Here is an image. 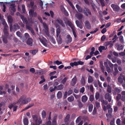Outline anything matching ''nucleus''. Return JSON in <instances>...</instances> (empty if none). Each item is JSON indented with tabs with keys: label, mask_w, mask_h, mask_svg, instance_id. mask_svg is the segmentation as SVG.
I'll return each mask as SVG.
<instances>
[{
	"label": "nucleus",
	"mask_w": 125,
	"mask_h": 125,
	"mask_svg": "<svg viewBox=\"0 0 125 125\" xmlns=\"http://www.w3.org/2000/svg\"><path fill=\"white\" fill-rule=\"evenodd\" d=\"M81 84H82L84 85L85 83V81L84 77H82L81 80Z\"/></svg>",
	"instance_id": "41"
},
{
	"label": "nucleus",
	"mask_w": 125,
	"mask_h": 125,
	"mask_svg": "<svg viewBox=\"0 0 125 125\" xmlns=\"http://www.w3.org/2000/svg\"><path fill=\"white\" fill-rule=\"evenodd\" d=\"M104 67V66L102 64V72L104 73L106 77H107L108 75V74L105 71L104 72V69L103 68Z\"/></svg>",
	"instance_id": "55"
},
{
	"label": "nucleus",
	"mask_w": 125,
	"mask_h": 125,
	"mask_svg": "<svg viewBox=\"0 0 125 125\" xmlns=\"http://www.w3.org/2000/svg\"><path fill=\"white\" fill-rule=\"evenodd\" d=\"M75 16L79 20H81L83 17V15L81 13H78V14H76Z\"/></svg>",
	"instance_id": "23"
},
{
	"label": "nucleus",
	"mask_w": 125,
	"mask_h": 125,
	"mask_svg": "<svg viewBox=\"0 0 125 125\" xmlns=\"http://www.w3.org/2000/svg\"><path fill=\"white\" fill-rule=\"evenodd\" d=\"M104 65L106 67L107 71L108 73L113 71V64L110 61H109L108 59H107L106 62H104Z\"/></svg>",
	"instance_id": "1"
},
{
	"label": "nucleus",
	"mask_w": 125,
	"mask_h": 125,
	"mask_svg": "<svg viewBox=\"0 0 125 125\" xmlns=\"http://www.w3.org/2000/svg\"><path fill=\"white\" fill-rule=\"evenodd\" d=\"M31 52L33 55H35L38 51V50H31Z\"/></svg>",
	"instance_id": "43"
},
{
	"label": "nucleus",
	"mask_w": 125,
	"mask_h": 125,
	"mask_svg": "<svg viewBox=\"0 0 125 125\" xmlns=\"http://www.w3.org/2000/svg\"><path fill=\"white\" fill-rule=\"evenodd\" d=\"M18 24L20 25L21 27L23 28L24 27V24L21 21L18 22Z\"/></svg>",
	"instance_id": "54"
},
{
	"label": "nucleus",
	"mask_w": 125,
	"mask_h": 125,
	"mask_svg": "<svg viewBox=\"0 0 125 125\" xmlns=\"http://www.w3.org/2000/svg\"><path fill=\"white\" fill-rule=\"evenodd\" d=\"M56 40L59 44H62V40L61 35H59L58 37L57 38Z\"/></svg>",
	"instance_id": "22"
},
{
	"label": "nucleus",
	"mask_w": 125,
	"mask_h": 125,
	"mask_svg": "<svg viewBox=\"0 0 125 125\" xmlns=\"http://www.w3.org/2000/svg\"><path fill=\"white\" fill-rule=\"evenodd\" d=\"M34 12L33 10L32 9L30 10L29 11V13L30 16V17H32L33 15Z\"/></svg>",
	"instance_id": "37"
},
{
	"label": "nucleus",
	"mask_w": 125,
	"mask_h": 125,
	"mask_svg": "<svg viewBox=\"0 0 125 125\" xmlns=\"http://www.w3.org/2000/svg\"><path fill=\"white\" fill-rule=\"evenodd\" d=\"M41 78L42 80L39 82V83L40 84L42 83L45 81V79L44 78V76L43 75H42L41 76Z\"/></svg>",
	"instance_id": "26"
},
{
	"label": "nucleus",
	"mask_w": 125,
	"mask_h": 125,
	"mask_svg": "<svg viewBox=\"0 0 125 125\" xmlns=\"http://www.w3.org/2000/svg\"><path fill=\"white\" fill-rule=\"evenodd\" d=\"M96 112V108L95 107H94L92 112V114L93 115H95Z\"/></svg>",
	"instance_id": "60"
},
{
	"label": "nucleus",
	"mask_w": 125,
	"mask_h": 125,
	"mask_svg": "<svg viewBox=\"0 0 125 125\" xmlns=\"http://www.w3.org/2000/svg\"><path fill=\"white\" fill-rule=\"evenodd\" d=\"M70 65L73 67L74 66H77V64L76 62H71L70 63Z\"/></svg>",
	"instance_id": "51"
},
{
	"label": "nucleus",
	"mask_w": 125,
	"mask_h": 125,
	"mask_svg": "<svg viewBox=\"0 0 125 125\" xmlns=\"http://www.w3.org/2000/svg\"><path fill=\"white\" fill-rule=\"evenodd\" d=\"M121 99L122 101H125V95L121 96Z\"/></svg>",
	"instance_id": "64"
},
{
	"label": "nucleus",
	"mask_w": 125,
	"mask_h": 125,
	"mask_svg": "<svg viewBox=\"0 0 125 125\" xmlns=\"http://www.w3.org/2000/svg\"><path fill=\"white\" fill-rule=\"evenodd\" d=\"M23 123L24 125H28L29 122L27 118H25L23 119Z\"/></svg>",
	"instance_id": "32"
},
{
	"label": "nucleus",
	"mask_w": 125,
	"mask_h": 125,
	"mask_svg": "<svg viewBox=\"0 0 125 125\" xmlns=\"http://www.w3.org/2000/svg\"><path fill=\"white\" fill-rule=\"evenodd\" d=\"M75 23L78 27H79L81 29H82L83 28V26L82 24L78 21H76Z\"/></svg>",
	"instance_id": "18"
},
{
	"label": "nucleus",
	"mask_w": 125,
	"mask_h": 125,
	"mask_svg": "<svg viewBox=\"0 0 125 125\" xmlns=\"http://www.w3.org/2000/svg\"><path fill=\"white\" fill-rule=\"evenodd\" d=\"M9 23L11 24L13 22V19L11 16H9L7 17Z\"/></svg>",
	"instance_id": "30"
},
{
	"label": "nucleus",
	"mask_w": 125,
	"mask_h": 125,
	"mask_svg": "<svg viewBox=\"0 0 125 125\" xmlns=\"http://www.w3.org/2000/svg\"><path fill=\"white\" fill-rule=\"evenodd\" d=\"M95 98L96 100L99 99L100 97V94L99 93H96L95 94Z\"/></svg>",
	"instance_id": "50"
},
{
	"label": "nucleus",
	"mask_w": 125,
	"mask_h": 125,
	"mask_svg": "<svg viewBox=\"0 0 125 125\" xmlns=\"http://www.w3.org/2000/svg\"><path fill=\"white\" fill-rule=\"evenodd\" d=\"M21 18L24 23L26 24V28L27 27V26H30L28 24V22L26 18H25L22 15L21 16Z\"/></svg>",
	"instance_id": "8"
},
{
	"label": "nucleus",
	"mask_w": 125,
	"mask_h": 125,
	"mask_svg": "<svg viewBox=\"0 0 125 125\" xmlns=\"http://www.w3.org/2000/svg\"><path fill=\"white\" fill-rule=\"evenodd\" d=\"M1 20L2 22V24L4 26V28L8 27V25L5 21V19L3 18Z\"/></svg>",
	"instance_id": "19"
},
{
	"label": "nucleus",
	"mask_w": 125,
	"mask_h": 125,
	"mask_svg": "<svg viewBox=\"0 0 125 125\" xmlns=\"http://www.w3.org/2000/svg\"><path fill=\"white\" fill-rule=\"evenodd\" d=\"M33 41L32 39L31 38H28L26 42V44L30 46H31L32 45Z\"/></svg>",
	"instance_id": "9"
},
{
	"label": "nucleus",
	"mask_w": 125,
	"mask_h": 125,
	"mask_svg": "<svg viewBox=\"0 0 125 125\" xmlns=\"http://www.w3.org/2000/svg\"><path fill=\"white\" fill-rule=\"evenodd\" d=\"M32 117L33 121L36 124H38V121L40 119L38 120L37 116V115H32Z\"/></svg>",
	"instance_id": "13"
},
{
	"label": "nucleus",
	"mask_w": 125,
	"mask_h": 125,
	"mask_svg": "<svg viewBox=\"0 0 125 125\" xmlns=\"http://www.w3.org/2000/svg\"><path fill=\"white\" fill-rule=\"evenodd\" d=\"M51 41L52 42L53 44H55L56 43L55 39L53 37H52L51 38Z\"/></svg>",
	"instance_id": "63"
},
{
	"label": "nucleus",
	"mask_w": 125,
	"mask_h": 125,
	"mask_svg": "<svg viewBox=\"0 0 125 125\" xmlns=\"http://www.w3.org/2000/svg\"><path fill=\"white\" fill-rule=\"evenodd\" d=\"M75 6L79 12L81 13L83 12V9L78 4H76Z\"/></svg>",
	"instance_id": "12"
},
{
	"label": "nucleus",
	"mask_w": 125,
	"mask_h": 125,
	"mask_svg": "<svg viewBox=\"0 0 125 125\" xmlns=\"http://www.w3.org/2000/svg\"><path fill=\"white\" fill-rule=\"evenodd\" d=\"M74 98L73 96H71L70 97H69L67 98L69 102H71L73 101L74 100Z\"/></svg>",
	"instance_id": "36"
},
{
	"label": "nucleus",
	"mask_w": 125,
	"mask_h": 125,
	"mask_svg": "<svg viewBox=\"0 0 125 125\" xmlns=\"http://www.w3.org/2000/svg\"><path fill=\"white\" fill-rule=\"evenodd\" d=\"M76 81L77 78L76 76H75L72 80V81L71 83V85L72 86L74 85L76 83Z\"/></svg>",
	"instance_id": "11"
},
{
	"label": "nucleus",
	"mask_w": 125,
	"mask_h": 125,
	"mask_svg": "<svg viewBox=\"0 0 125 125\" xmlns=\"http://www.w3.org/2000/svg\"><path fill=\"white\" fill-rule=\"evenodd\" d=\"M112 41L105 42L104 43V45L105 46L107 47V46L109 45L110 44V43Z\"/></svg>",
	"instance_id": "57"
},
{
	"label": "nucleus",
	"mask_w": 125,
	"mask_h": 125,
	"mask_svg": "<svg viewBox=\"0 0 125 125\" xmlns=\"http://www.w3.org/2000/svg\"><path fill=\"white\" fill-rule=\"evenodd\" d=\"M123 49V46L121 44H118L117 49L118 50L120 51Z\"/></svg>",
	"instance_id": "27"
},
{
	"label": "nucleus",
	"mask_w": 125,
	"mask_h": 125,
	"mask_svg": "<svg viewBox=\"0 0 125 125\" xmlns=\"http://www.w3.org/2000/svg\"><path fill=\"white\" fill-rule=\"evenodd\" d=\"M121 95L120 94H118L116 98V99L117 101H119V100L121 99Z\"/></svg>",
	"instance_id": "42"
},
{
	"label": "nucleus",
	"mask_w": 125,
	"mask_h": 125,
	"mask_svg": "<svg viewBox=\"0 0 125 125\" xmlns=\"http://www.w3.org/2000/svg\"><path fill=\"white\" fill-rule=\"evenodd\" d=\"M55 26L56 27L59 26V25H61L63 27H65V25L63 21L60 19H58L55 20Z\"/></svg>",
	"instance_id": "4"
},
{
	"label": "nucleus",
	"mask_w": 125,
	"mask_h": 125,
	"mask_svg": "<svg viewBox=\"0 0 125 125\" xmlns=\"http://www.w3.org/2000/svg\"><path fill=\"white\" fill-rule=\"evenodd\" d=\"M67 38L68 39L67 43H70L72 41V38L70 35L68 34L67 36Z\"/></svg>",
	"instance_id": "24"
},
{
	"label": "nucleus",
	"mask_w": 125,
	"mask_h": 125,
	"mask_svg": "<svg viewBox=\"0 0 125 125\" xmlns=\"http://www.w3.org/2000/svg\"><path fill=\"white\" fill-rule=\"evenodd\" d=\"M26 29L30 31L33 35H35V33L33 29L30 26H27Z\"/></svg>",
	"instance_id": "17"
},
{
	"label": "nucleus",
	"mask_w": 125,
	"mask_h": 125,
	"mask_svg": "<svg viewBox=\"0 0 125 125\" xmlns=\"http://www.w3.org/2000/svg\"><path fill=\"white\" fill-rule=\"evenodd\" d=\"M67 78L66 77H65L62 80L61 82V83L64 84H65L67 80Z\"/></svg>",
	"instance_id": "53"
},
{
	"label": "nucleus",
	"mask_w": 125,
	"mask_h": 125,
	"mask_svg": "<svg viewBox=\"0 0 125 125\" xmlns=\"http://www.w3.org/2000/svg\"><path fill=\"white\" fill-rule=\"evenodd\" d=\"M108 104V102L107 101L102 100V104H104L105 105H107Z\"/></svg>",
	"instance_id": "59"
},
{
	"label": "nucleus",
	"mask_w": 125,
	"mask_h": 125,
	"mask_svg": "<svg viewBox=\"0 0 125 125\" xmlns=\"http://www.w3.org/2000/svg\"><path fill=\"white\" fill-rule=\"evenodd\" d=\"M93 80L92 77L89 75L88 78V81L89 83H91L93 81Z\"/></svg>",
	"instance_id": "29"
},
{
	"label": "nucleus",
	"mask_w": 125,
	"mask_h": 125,
	"mask_svg": "<svg viewBox=\"0 0 125 125\" xmlns=\"http://www.w3.org/2000/svg\"><path fill=\"white\" fill-rule=\"evenodd\" d=\"M105 98L106 100H108L109 102H110L112 99V96H110L109 93H107L105 95Z\"/></svg>",
	"instance_id": "10"
},
{
	"label": "nucleus",
	"mask_w": 125,
	"mask_h": 125,
	"mask_svg": "<svg viewBox=\"0 0 125 125\" xmlns=\"http://www.w3.org/2000/svg\"><path fill=\"white\" fill-rule=\"evenodd\" d=\"M24 36L26 39H27L30 38V35L28 33H25L24 34Z\"/></svg>",
	"instance_id": "58"
},
{
	"label": "nucleus",
	"mask_w": 125,
	"mask_h": 125,
	"mask_svg": "<svg viewBox=\"0 0 125 125\" xmlns=\"http://www.w3.org/2000/svg\"><path fill=\"white\" fill-rule=\"evenodd\" d=\"M33 105H34L33 104H29L28 105V106L26 107L24 109H23L22 110V111H24L28 109H29V108H30V107H31Z\"/></svg>",
	"instance_id": "25"
},
{
	"label": "nucleus",
	"mask_w": 125,
	"mask_h": 125,
	"mask_svg": "<svg viewBox=\"0 0 125 125\" xmlns=\"http://www.w3.org/2000/svg\"><path fill=\"white\" fill-rule=\"evenodd\" d=\"M111 7L113 9L114 11H115L118 12L120 10V7L117 5L112 4L111 5Z\"/></svg>",
	"instance_id": "6"
},
{
	"label": "nucleus",
	"mask_w": 125,
	"mask_h": 125,
	"mask_svg": "<svg viewBox=\"0 0 125 125\" xmlns=\"http://www.w3.org/2000/svg\"><path fill=\"white\" fill-rule=\"evenodd\" d=\"M115 90L118 93L121 92L122 91V89L120 87H116L115 88Z\"/></svg>",
	"instance_id": "40"
},
{
	"label": "nucleus",
	"mask_w": 125,
	"mask_h": 125,
	"mask_svg": "<svg viewBox=\"0 0 125 125\" xmlns=\"http://www.w3.org/2000/svg\"><path fill=\"white\" fill-rule=\"evenodd\" d=\"M94 99V97L93 95H90L89 97L90 100L91 102L93 101Z\"/></svg>",
	"instance_id": "56"
},
{
	"label": "nucleus",
	"mask_w": 125,
	"mask_h": 125,
	"mask_svg": "<svg viewBox=\"0 0 125 125\" xmlns=\"http://www.w3.org/2000/svg\"><path fill=\"white\" fill-rule=\"evenodd\" d=\"M57 116V114H55L53 116V119L52 121L56 122V119Z\"/></svg>",
	"instance_id": "47"
},
{
	"label": "nucleus",
	"mask_w": 125,
	"mask_h": 125,
	"mask_svg": "<svg viewBox=\"0 0 125 125\" xmlns=\"http://www.w3.org/2000/svg\"><path fill=\"white\" fill-rule=\"evenodd\" d=\"M8 27H5L4 28L3 32L5 36H8L9 35L8 31Z\"/></svg>",
	"instance_id": "15"
},
{
	"label": "nucleus",
	"mask_w": 125,
	"mask_h": 125,
	"mask_svg": "<svg viewBox=\"0 0 125 125\" xmlns=\"http://www.w3.org/2000/svg\"><path fill=\"white\" fill-rule=\"evenodd\" d=\"M31 101L30 98H26L25 96L22 95L21 98L18 100L17 103L20 104V103L21 105L25 104H27L28 102H30Z\"/></svg>",
	"instance_id": "2"
},
{
	"label": "nucleus",
	"mask_w": 125,
	"mask_h": 125,
	"mask_svg": "<svg viewBox=\"0 0 125 125\" xmlns=\"http://www.w3.org/2000/svg\"><path fill=\"white\" fill-rule=\"evenodd\" d=\"M93 105L92 104H90L88 106V111L89 112H91L93 110Z\"/></svg>",
	"instance_id": "33"
},
{
	"label": "nucleus",
	"mask_w": 125,
	"mask_h": 125,
	"mask_svg": "<svg viewBox=\"0 0 125 125\" xmlns=\"http://www.w3.org/2000/svg\"><path fill=\"white\" fill-rule=\"evenodd\" d=\"M85 25L86 28L90 30L91 29V26L90 23L89 21H86L85 22Z\"/></svg>",
	"instance_id": "14"
},
{
	"label": "nucleus",
	"mask_w": 125,
	"mask_h": 125,
	"mask_svg": "<svg viewBox=\"0 0 125 125\" xmlns=\"http://www.w3.org/2000/svg\"><path fill=\"white\" fill-rule=\"evenodd\" d=\"M70 115L69 114H67L64 119V121L65 122H67L69 120V119L70 118Z\"/></svg>",
	"instance_id": "39"
},
{
	"label": "nucleus",
	"mask_w": 125,
	"mask_h": 125,
	"mask_svg": "<svg viewBox=\"0 0 125 125\" xmlns=\"http://www.w3.org/2000/svg\"><path fill=\"white\" fill-rule=\"evenodd\" d=\"M62 96V93L61 91H59L57 94V97L59 98H60Z\"/></svg>",
	"instance_id": "44"
},
{
	"label": "nucleus",
	"mask_w": 125,
	"mask_h": 125,
	"mask_svg": "<svg viewBox=\"0 0 125 125\" xmlns=\"http://www.w3.org/2000/svg\"><path fill=\"white\" fill-rule=\"evenodd\" d=\"M54 64H56L58 65L61 64L62 63V62L61 61H59L58 60L55 61L54 62Z\"/></svg>",
	"instance_id": "46"
},
{
	"label": "nucleus",
	"mask_w": 125,
	"mask_h": 125,
	"mask_svg": "<svg viewBox=\"0 0 125 125\" xmlns=\"http://www.w3.org/2000/svg\"><path fill=\"white\" fill-rule=\"evenodd\" d=\"M20 28V26L18 23H15L13 25V29L15 31H16Z\"/></svg>",
	"instance_id": "16"
},
{
	"label": "nucleus",
	"mask_w": 125,
	"mask_h": 125,
	"mask_svg": "<svg viewBox=\"0 0 125 125\" xmlns=\"http://www.w3.org/2000/svg\"><path fill=\"white\" fill-rule=\"evenodd\" d=\"M85 90V88L84 87H83L80 90V92L82 93H83Z\"/></svg>",
	"instance_id": "62"
},
{
	"label": "nucleus",
	"mask_w": 125,
	"mask_h": 125,
	"mask_svg": "<svg viewBox=\"0 0 125 125\" xmlns=\"http://www.w3.org/2000/svg\"><path fill=\"white\" fill-rule=\"evenodd\" d=\"M82 118V116H80L78 117L76 120V124L78 123L80 121V122Z\"/></svg>",
	"instance_id": "34"
},
{
	"label": "nucleus",
	"mask_w": 125,
	"mask_h": 125,
	"mask_svg": "<svg viewBox=\"0 0 125 125\" xmlns=\"http://www.w3.org/2000/svg\"><path fill=\"white\" fill-rule=\"evenodd\" d=\"M64 87L63 85L62 84H60L57 86L56 89L58 90H62Z\"/></svg>",
	"instance_id": "28"
},
{
	"label": "nucleus",
	"mask_w": 125,
	"mask_h": 125,
	"mask_svg": "<svg viewBox=\"0 0 125 125\" xmlns=\"http://www.w3.org/2000/svg\"><path fill=\"white\" fill-rule=\"evenodd\" d=\"M123 76H119L118 78V81L119 82L121 83L123 82Z\"/></svg>",
	"instance_id": "31"
},
{
	"label": "nucleus",
	"mask_w": 125,
	"mask_h": 125,
	"mask_svg": "<svg viewBox=\"0 0 125 125\" xmlns=\"http://www.w3.org/2000/svg\"><path fill=\"white\" fill-rule=\"evenodd\" d=\"M88 98L86 95L83 96L81 98L82 101L83 103L85 102L87 100Z\"/></svg>",
	"instance_id": "21"
},
{
	"label": "nucleus",
	"mask_w": 125,
	"mask_h": 125,
	"mask_svg": "<svg viewBox=\"0 0 125 125\" xmlns=\"http://www.w3.org/2000/svg\"><path fill=\"white\" fill-rule=\"evenodd\" d=\"M66 21H65V23L67 25L70 26L71 28L74 37L75 38H76L77 37V35L75 32V31L76 30L74 25L71 21L68 20L66 18Z\"/></svg>",
	"instance_id": "3"
},
{
	"label": "nucleus",
	"mask_w": 125,
	"mask_h": 125,
	"mask_svg": "<svg viewBox=\"0 0 125 125\" xmlns=\"http://www.w3.org/2000/svg\"><path fill=\"white\" fill-rule=\"evenodd\" d=\"M83 12L84 15L87 16H88L89 15H91L90 10L88 8H86L84 9Z\"/></svg>",
	"instance_id": "7"
},
{
	"label": "nucleus",
	"mask_w": 125,
	"mask_h": 125,
	"mask_svg": "<svg viewBox=\"0 0 125 125\" xmlns=\"http://www.w3.org/2000/svg\"><path fill=\"white\" fill-rule=\"evenodd\" d=\"M43 25L44 29L43 30L44 31L45 34L48 37H49L50 34L49 32V29L48 25L45 23H43Z\"/></svg>",
	"instance_id": "5"
},
{
	"label": "nucleus",
	"mask_w": 125,
	"mask_h": 125,
	"mask_svg": "<svg viewBox=\"0 0 125 125\" xmlns=\"http://www.w3.org/2000/svg\"><path fill=\"white\" fill-rule=\"evenodd\" d=\"M73 92V90L72 89H70L68 92V95H69L71 94Z\"/></svg>",
	"instance_id": "61"
},
{
	"label": "nucleus",
	"mask_w": 125,
	"mask_h": 125,
	"mask_svg": "<svg viewBox=\"0 0 125 125\" xmlns=\"http://www.w3.org/2000/svg\"><path fill=\"white\" fill-rule=\"evenodd\" d=\"M42 118H46V112L44 110H43L42 112Z\"/></svg>",
	"instance_id": "35"
},
{
	"label": "nucleus",
	"mask_w": 125,
	"mask_h": 125,
	"mask_svg": "<svg viewBox=\"0 0 125 125\" xmlns=\"http://www.w3.org/2000/svg\"><path fill=\"white\" fill-rule=\"evenodd\" d=\"M119 40L121 43H124L123 39V37L122 36H120L119 37Z\"/></svg>",
	"instance_id": "45"
},
{
	"label": "nucleus",
	"mask_w": 125,
	"mask_h": 125,
	"mask_svg": "<svg viewBox=\"0 0 125 125\" xmlns=\"http://www.w3.org/2000/svg\"><path fill=\"white\" fill-rule=\"evenodd\" d=\"M77 64V65H83L84 64V62L81 61H79L77 62H76Z\"/></svg>",
	"instance_id": "52"
},
{
	"label": "nucleus",
	"mask_w": 125,
	"mask_h": 125,
	"mask_svg": "<svg viewBox=\"0 0 125 125\" xmlns=\"http://www.w3.org/2000/svg\"><path fill=\"white\" fill-rule=\"evenodd\" d=\"M107 91L108 92V93H111L112 92L111 86L109 85H108L107 86Z\"/></svg>",
	"instance_id": "38"
},
{
	"label": "nucleus",
	"mask_w": 125,
	"mask_h": 125,
	"mask_svg": "<svg viewBox=\"0 0 125 125\" xmlns=\"http://www.w3.org/2000/svg\"><path fill=\"white\" fill-rule=\"evenodd\" d=\"M16 34L17 36L21 38L22 37L21 36L22 34L21 32L19 31H17L16 32Z\"/></svg>",
	"instance_id": "48"
},
{
	"label": "nucleus",
	"mask_w": 125,
	"mask_h": 125,
	"mask_svg": "<svg viewBox=\"0 0 125 125\" xmlns=\"http://www.w3.org/2000/svg\"><path fill=\"white\" fill-rule=\"evenodd\" d=\"M78 105L79 108H81L83 106L82 103L80 101H78Z\"/></svg>",
	"instance_id": "49"
},
{
	"label": "nucleus",
	"mask_w": 125,
	"mask_h": 125,
	"mask_svg": "<svg viewBox=\"0 0 125 125\" xmlns=\"http://www.w3.org/2000/svg\"><path fill=\"white\" fill-rule=\"evenodd\" d=\"M7 36H3L2 37V40L3 43L6 44L8 42L7 37Z\"/></svg>",
	"instance_id": "20"
}]
</instances>
